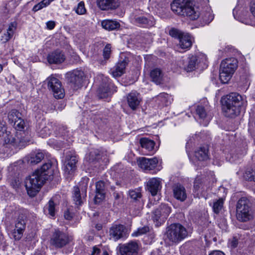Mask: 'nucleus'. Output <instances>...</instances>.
<instances>
[{"mask_svg":"<svg viewBox=\"0 0 255 255\" xmlns=\"http://www.w3.org/2000/svg\"><path fill=\"white\" fill-rule=\"evenodd\" d=\"M84 72L79 70H74L66 74L68 81L74 85V88L79 87L83 83Z\"/></svg>","mask_w":255,"mask_h":255,"instance_id":"obj_14","label":"nucleus"},{"mask_svg":"<svg viewBox=\"0 0 255 255\" xmlns=\"http://www.w3.org/2000/svg\"><path fill=\"white\" fill-rule=\"evenodd\" d=\"M65 59L64 53L59 50L54 51L47 56V61L50 64H60L64 62Z\"/></svg>","mask_w":255,"mask_h":255,"instance_id":"obj_17","label":"nucleus"},{"mask_svg":"<svg viewBox=\"0 0 255 255\" xmlns=\"http://www.w3.org/2000/svg\"><path fill=\"white\" fill-rule=\"evenodd\" d=\"M38 126V132L40 136L43 138L50 135L55 127L52 123H48L46 125L44 122L40 123Z\"/></svg>","mask_w":255,"mask_h":255,"instance_id":"obj_23","label":"nucleus"},{"mask_svg":"<svg viewBox=\"0 0 255 255\" xmlns=\"http://www.w3.org/2000/svg\"><path fill=\"white\" fill-rule=\"evenodd\" d=\"M157 99L161 101L163 104L165 105H167L168 99L169 104L171 103L172 100L170 96L168 94L165 93H160L159 95H158Z\"/></svg>","mask_w":255,"mask_h":255,"instance_id":"obj_45","label":"nucleus"},{"mask_svg":"<svg viewBox=\"0 0 255 255\" xmlns=\"http://www.w3.org/2000/svg\"><path fill=\"white\" fill-rule=\"evenodd\" d=\"M61 146H62V145L60 143V145H59V147H61Z\"/></svg>","mask_w":255,"mask_h":255,"instance_id":"obj_60","label":"nucleus"},{"mask_svg":"<svg viewBox=\"0 0 255 255\" xmlns=\"http://www.w3.org/2000/svg\"><path fill=\"white\" fill-rule=\"evenodd\" d=\"M128 63V58L119 61L112 71V74L114 77L121 76L125 71V69Z\"/></svg>","mask_w":255,"mask_h":255,"instance_id":"obj_21","label":"nucleus"},{"mask_svg":"<svg viewBox=\"0 0 255 255\" xmlns=\"http://www.w3.org/2000/svg\"><path fill=\"white\" fill-rule=\"evenodd\" d=\"M237 218L241 222H247L253 218L252 203L247 197L241 198L236 206Z\"/></svg>","mask_w":255,"mask_h":255,"instance_id":"obj_6","label":"nucleus"},{"mask_svg":"<svg viewBox=\"0 0 255 255\" xmlns=\"http://www.w3.org/2000/svg\"><path fill=\"white\" fill-rule=\"evenodd\" d=\"M224 203V199L221 198L214 202L213 206V209L216 214H218L221 210Z\"/></svg>","mask_w":255,"mask_h":255,"instance_id":"obj_43","label":"nucleus"},{"mask_svg":"<svg viewBox=\"0 0 255 255\" xmlns=\"http://www.w3.org/2000/svg\"><path fill=\"white\" fill-rule=\"evenodd\" d=\"M46 26L49 30L53 29L55 26V22L54 21H48L46 22Z\"/></svg>","mask_w":255,"mask_h":255,"instance_id":"obj_55","label":"nucleus"},{"mask_svg":"<svg viewBox=\"0 0 255 255\" xmlns=\"http://www.w3.org/2000/svg\"><path fill=\"white\" fill-rule=\"evenodd\" d=\"M171 8L175 13L188 17L191 20L198 18L199 8L193 5L189 0H174L171 3Z\"/></svg>","mask_w":255,"mask_h":255,"instance_id":"obj_2","label":"nucleus"},{"mask_svg":"<svg viewBox=\"0 0 255 255\" xmlns=\"http://www.w3.org/2000/svg\"><path fill=\"white\" fill-rule=\"evenodd\" d=\"M78 157L75 155L68 154L66 155L64 170L68 174H72L76 169Z\"/></svg>","mask_w":255,"mask_h":255,"instance_id":"obj_16","label":"nucleus"},{"mask_svg":"<svg viewBox=\"0 0 255 255\" xmlns=\"http://www.w3.org/2000/svg\"><path fill=\"white\" fill-rule=\"evenodd\" d=\"M196 112L199 118L205 121L204 125L207 126L211 119V116L207 113L205 108L202 105H198L196 109Z\"/></svg>","mask_w":255,"mask_h":255,"instance_id":"obj_31","label":"nucleus"},{"mask_svg":"<svg viewBox=\"0 0 255 255\" xmlns=\"http://www.w3.org/2000/svg\"><path fill=\"white\" fill-rule=\"evenodd\" d=\"M127 102L129 107L132 110H135L140 102L139 93L136 91H131L127 96Z\"/></svg>","mask_w":255,"mask_h":255,"instance_id":"obj_22","label":"nucleus"},{"mask_svg":"<svg viewBox=\"0 0 255 255\" xmlns=\"http://www.w3.org/2000/svg\"><path fill=\"white\" fill-rule=\"evenodd\" d=\"M238 67V61L235 58H227L221 63L220 79L222 83H227Z\"/></svg>","mask_w":255,"mask_h":255,"instance_id":"obj_5","label":"nucleus"},{"mask_svg":"<svg viewBox=\"0 0 255 255\" xmlns=\"http://www.w3.org/2000/svg\"><path fill=\"white\" fill-rule=\"evenodd\" d=\"M75 11L78 14H83L86 12V10L83 1H81L78 3Z\"/></svg>","mask_w":255,"mask_h":255,"instance_id":"obj_49","label":"nucleus"},{"mask_svg":"<svg viewBox=\"0 0 255 255\" xmlns=\"http://www.w3.org/2000/svg\"><path fill=\"white\" fill-rule=\"evenodd\" d=\"M139 142L142 148L148 151L152 150L155 145V143L153 140L145 137L140 138Z\"/></svg>","mask_w":255,"mask_h":255,"instance_id":"obj_37","label":"nucleus"},{"mask_svg":"<svg viewBox=\"0 0 255 255\" xmlns=\"http://www.w3.org/2000/svg\"><path fill=\"white\" fill-rule=\"evenodd\" d=\"M111 46L110 44H107L103 50V56L105 59H108L110 56Z\"/></svg>","mask_w":255,"mask_h":255,"instance_id":"obj_50","label":"nucleus"},{"mask_svg":"<svg viewBox=\"0 0 255 255\" xmlns=\"http://www.w3.org/2000/svg\"><path fill=\"white\" fill-rule=\"evenodd\" d=\"M26 217L19 215L15 223V228L12 232V236L15 240H19L22 237L26 226Z\"/></svg>","mask_w":255,"mask_h":255,"instance_id":"obj_11","label":"nucleus"},{"mask_svg":"<svg viewBox=\"0 0 255 255\" xmlns=\"http://www.w3.org/2000/svg\"><path fill=\"white\" fill-rule=\"evenodd\" d=\"M17 23L15 21L11 22L8 26L7 31L1 36L0 41L2 43H6L13 36L15 31L16 29Z\"/></svg>","mask_w":255,"mask_h":255,"instance_id":"obj_28","label":"nucleus"},{"mask_svg":"<svg viewBox=\"0 0 255 255\" xmlns=\"http://www.w3.org/2000/svg\"><path fill=\"white\" fill-rule=\"evenodd\" d=\"M44 158V154L42 152H38L31 154L29 161L32 164H37L40 162Z\"/></svg>","mask_w":255,"mask_h":255,"instance_id":"obj_40","label":"nucleus"},{"mask_svg":"<svg viewBox=\"0 0 255 255\" xmlns=\"http://www.w3.org/2000/svg\"><path fill=\"white\" fill-rule=\"evenodd\" d=\"M132 22L139 27L148 28L155 24L153 17L143 15H134L131 18Z\"/></svg>","mask_w":255,"mask_h":255,"instance_id":"obj_13","label":"nucleus"},{"mask_svg":"<svg viewBox=\"0 0 255 255\" xmlns=\"http://www.w3.org/2000/svg\"><path fill=\"white\" fill-rule=\"evenodd\" d=\"M38 171H35L32 174L27 177L25 180V186L27 194L30 197H34L39 192L42 186L48 179L42 176Z\"/></svg>","mask_w":255,"mask_h":255,"instance_id":"obj_4","label":"nucleus"},{"mask_svg":"<svg viewBox=\"0 0 255 255\" xmlns=\"http://www.w3.org/2000/svg\"><path fill=\"white\" fill-rule=\"evenodd\" d=\"M118 248L121 255H138L140 246L137 241H131L120 244Z\"/></svg>","mask_w":255,"mask_h":255,"instance_id":"obj_9","label":"nucleus"},{"mask_svg":"<svg viewBox=\"0 0 255 255\" xmlns=\"http://www.w3.org/2000/svg\"><path fill=\"white\" fill-rule=\"evenodd\" d=\"M169 35L172 37L180 39V38L182 36V35H184L185 33L182 32L181 31L179 30L176 28H172L170 30L169 32Z\"/></svg>","mask_w":255,"mask_h":255,"instance_id":"obj_46","label":"nucleus"},{"mask_svg":"<svg viewBox=\"0 0 255 255\" xmlns=\"http://www.w3.org/2000/svg\"><path fill=\"white\" fill-rule=\"evenodd\" d=\"M209 255H225L224 253L220 251H213Z\"/></svg>","mask_w":255,"mask_h":255,"instance_id":"obj_58","label":"nucleus"},{"mask_svg":"<svg viewBox=\"0 0 255 255\" xmlns=\"http://www.w3.org/2000/svg\"><path fill=\"white\" fill-rule=\"evenodd\" d=\"M137 161L138 166L141 168L145 170H150L156 167L158 163V159L156 157L150 159L145 157H140Z\"/></svg>","mask_w":255,"mask_h":255,"instance_id":"obj_18","label":"nucleus"},{"mask_svg":"<svg viewBox=\"0 0 255 255\" xmlns=\"http://www.w3.org/2000/svg\"><path fill=\"white\" fill-rule=\"evenodd\" d=\"M150 77L152 80L157 84H159L161 83L163 74L160 69L155 68L153 69L150 72Z\"/></svg>","mask_w":255,"mask_h":255,"instance_id":"obj_36","label":"nucleus"},{"mask_svg":"<svg viewBox=\"0 0 255 255\" xmlns=\"http://www.w3.org/2000/svg\"><path fill=\"white\" fill-rule=\"evenodd\" d=\"M100 155L97 150H93L86 155V158L89 162H94L100 158Z\"/></svg>","mask_w":255,"mask_h":255,"instance_id":"obj_42","label":"nucleus"},{"mask_svg":"<svg viewBox=\"0 0 255 255\" xmlns=\"http://www.w3.org/2000/svg\"><path fill=\"white\" fill-rule=\"evenodd\" d=\"M186 228L179 223L172 224L166 228V240L172 244H177L187 237Z\"/></svg>","mask_w":255,"mask_h":255,"instance_id":"obj_3","label":"nucleus"},{"mask_svg":"<svg viewBox=\"0 0 255 255\" xmlns=\"http://www.w3.org/2000/svg\"><path fill=\"white\" fill-rule=\"evenodd\" d=\"M200 57L205 58L203 55H200L199 57L192 55L189 57L188 63L184 67L185 70L188 72L195 70L200 62V59L202 58Z\"/></svg>","mask_w":255,"mask_h":255,"instance_id":"obj_25","label":"nucleus"},{"mask_svg":"<svg viewBox=\"0 0 255 255\" xmlns=\"http://www.w3.org/2000/svg\"><path fill=\"white\" fill-rule=\"evenodd\" d=\"M101 253V250L96 247H94L91 255H99ZM103 255H109L107 251H104L103 253Z\"/></svg>","mask_w":255,"mask_h":255,"instance_id":"obj_51","label":"nucleus"},{"mask_svg":"<svg viewBox=\"0 0 255 255\" xmlns=\"http://www.w3.org/2000/svg\"><path fill=\"white\" fill-rule=\"evenodd\" d=\"M13 126L17 130L23 131L22 130L24 129V122L21 118L17 121H15V123L13 124Z\"/></svg>","mask_w":255,"mask_h":255,"instance_id":"obj_47","label":"nucleus"},{"mask_svg":"<svg viewBox=\"0 0 255 255\" xmlns=\"http://www.w3.org/2000/svg\"><path fill=\"white\" fill-rule=\"evenodd\" d=\"M97 79L100 81V84L97 90V95L99 98H106L117 91V87L110 81L107 77L100 75L97 77Z\"/></svg>","mask_w":255,"mask_h":255,"instance_id":"obj_7","label":"nucleus"},{"mask_svg":"<svg viewBox=\"0 0 255 255\" xmlns=\"http://www.w3.org/2000/svg\"><path fill=\"white\" fill-rule=\"evenodd\" d=\"M21 114L16 110H12L8 115V122L13 124L15 121H17L21 118Z\"/></svg>","mask_w":255,"mask_h":255,"instance_id":"obj_39","label":"nucleus"},{"mask_svg":"<svg viewBox=\"0 0 255 255\" xmlns=\"http://www.w3.org/2000/svg\"><path fill=\"white\" fill-rule=\"evenodd\" d=\"M250 10L253 15L255 16V0H253L251 3Z\"/></svg>","mask_w":255,"mask_h":255,"instance_id":"obj_56","label":"nucleus"},{"mask_svg":"<svg viewBox=\"0 0 255 255\" xmlns=\"http://www.w3.org/2000/svg\"><path fill=\"white\" fill-rule=\"evenodd\" d=\"M238 245V239L237 237H234L230 242L231 247L233 248H235Z\"/></svg>","mask_w":255,"mask_h":255,"instance_id":"obj_53","label":"nucleus"},{"mask_svg":"<svg viewBox=\"0 0 255 255\" xmlns=\"http://www.w3.org/2000/svg\"><path fill=\"white\" fill-rule=\"evenodd\" d=\"M105 185L104 181H99L96 184V195L95 201L99 203L105 198Z\"/></svg>","mask_w":255,"mask_h":255,"instance_id":"obj_26","label":"nucleus"},{"mask_svg":"<svg viewBox=\"0 0 255 255\" xmlns=\"http://www.w3.org/2000/svg\"><path fill=\"white\" fill-rule=\"evenodd\" d=\"M55 204L53 201L51 199L49 200L48 204L44 207V211L45 213L48 212V213L50 216L53 217L55 215Z\"/></svg>","mask_w":255,"mask_h":255,"instance_id":"obj_41","label":"nucleus"},{"mask_svg":"<svg viewBox=\"0 0 255 255\" xmlns=\"http://www.w3.org/2000/svg\"><path fill=\"white\" fill-rule=\"evenodd\" d=\"M127 229L122 225H114L111 227L109 231L111 239L117 241L127 236Z\"/></svg>","mask_w":255,"mask_h":255,"instance_id":"obj_15","label":"nucleus"},{"mask_svg":"<svg viewBox=\"0 0 255 255\" xmlns=\"http://www.w3.org/2000/svg\"><path fill=\"white\" fill-rule=\"evenodd\" d=\"M149 231V228L147 226H144L141 228H139L138 229L132 234L133 237H137L146 233Z\"/></svg>","mask_w":255,"mask_h":255,"instance_id":"obj_48","label":"nucleus"},{"mask_svg":"<svg viewBox=\"0 0 255 255\" xmlns=\"http://www.w3.org/2000/svg\"><path fill=\"white\" fill-rule=\"evenodd\" d=\"M209 150L207 146H201L195 151V157L199 161H205L209 158Z\"/></svg>","mask_w":255,"mask_h":255,"instance_id":"obj_30","label":"nucleus"},{"mask_svg":"<svg viewBox=\"0 0 255 255\" xmlns=\"http://www.w3.org/2000/svg\"><path fill=\"white\" fill-rule=\"evenodd\" d=\"M175 198L181 202L184 201L187 198V194L185 188L181 185H176L173 189Z\"/></svg>","mask_w":255,"mask_h":255,"instance_id":"obj_29","label":"nucleus"},{"mask_svg":"<svg viewBox=\"0 0 255 255\" xmlns=\"http://www.w3.org/2000/svg\"><path fill=\"white\" fill-rule=\"evenodd\" d=\"M97 3L102 10L114 9L119 5V0H98Z\"/></svg>","mask_w":255,"mask_h":255,"instance_id":"obj_24","label":"nucleus"},{"mask_svg":"<svg viewBox=\"0 0 255 255\" xmlns=\"http://www.w3.org/2000/svg\"><path fill=\"white\" fill-rule=\"evenodd\" d=\"M102 26L104 29L110 31L119 28L120 24L116 20L106 19L102 22Z\"/></svg>","mask_w":255,"mask_h":255,"instance_id":"obj_34","label":"nucleus"},{"mask_svg":"<svg viewBox=\"0 0 255 255\" xmlns=\"http://www.w3.org/2000/svg\"><path fill=\"white\" fill-rule=\"evenodd\" d=\"M244 178L246 180L255 182V169H248L244 174Z\"/></svg>","mask_w":255,"mask_h":255,"instance_id":"obj_44","label":"nucleus"},{"mask_svg":"<svg viewBox=\"0 0 255 255\" xmlns=\"http://www.w3.org/2000/svg\"><path fill=\"white\" fill-rule=\"evenodd\" d=\"M179 41L178 45L183 49H189L192 44L191 36L188 33H185L182 35Z\"/></svg>","mask_w":255,"mask_h":255,"instance_id":"obj_33","label":"nucleus"},{"mask_svg":"<svg viewBox=\"0 0 255 255\" xmlns=\"http://www.w3.org/2000/svg\"><path fill=\"white\" fill-rule=\"evenodd\" d=\"M221 102L226 116L230 118L239 115L246 106V102L243 100L242 96L236 93H232L222 98Z\"/></svg>","mask_w":255,"mask_h":255,"instance_id":"obj_1","label":"nucleus"},{"mask_svg":"<svg viewBox=\"0 0 255 255\" xmlns=\"http://www.w3.org/2000/svg\"><path fill=\"white\" fill-rule=\"evenodd\" d=\"M51 244L56 248H62L69 242V237L60 231H56L51 238Z\"/></svg>","mask_w":255,"mask_h":255,"instance_id":"obj_12","label":"nucleus"},{"mask_svg":"<svg viewBox=\"0 0 255 255\" xmlns=\"http://www.w3.org/2000/svg\"><path fill=\"white\" fill-rule=\"evenodd\" d=\"M11 184L13 186V188H16L19 184V181L18 179H14L11 180Z\"/></svg>","mask_w":255,"mask_h":255,"instance_id":"obj_57","label":"nucleus"},{"mask_svg":"<svg viewBox=\"0 0 255 255\" xmlns=\"http://www.w3.org/2000/svg\"><path fill=\"white\" fill-rule=\"evenodd\" d=\"M1 30L0 29V33L1 32Z\"/></svg>","mask_w":255,"mask_h":255,"instance_id":"obj_61","label":"nucleus"},{"mask_svg":"<svg viewBox=\"0 0 255 255\" xmlns=\"http://www.w3.org/2000/svg\"><path fill=\"white\" fill-rule=\"evenodd\" d=\"M161 180L159 178L150 179L147 183V188L152 196H155L161 189Z\"/></svg>","mask_w":255,"mask_h":255,"instance_id":"obj_19","label":"nucleus"},{"mask_svg":"<svg viewBox=\"0 0 255 255\" xmlns=\"http://www.w3.org/2000/svg\"><path fill=\"white\" fill-rule=\"evenodd\" d=\"M64 216L65 219L70 220L73 218V215L69 210H67L65 212Z\"/></svg>","mask_w":255,"mask_h":255,"instance_id":"obj_54","label":"nucleus"},{"mask_svg":"<svg viewBox=\"0 0 255 255\" xmlns=\"http://www.w3.org/2000/svg\"><path fill=\"white\" fill-rule=\"evenodd\" d=\"M48 88L50 90L53 96L58 99H62L65 96V91L62 87L61 82L56 75H51L46 80Z\"/></svg>","mask_w":255,"mask_h":255,"instance_id":"obj_8","label":"nucleus"},{"mask_svg":"<svg viewBox=\"0 0 255 255\" xmlns=\"http://www.w3.org/2000/svg\"><path fill=\"white\" fill-rule=\"evenodd\" d=\"M171 211V208L166 204H161L160 206L154 212L152 218L154 220H156V221H158L160 218L164 219L168 216Z\"/></svg>","mask_w":255,"mask_h":255,"instance_id":"obj_20","label":"nucleus"},{"mask_svg":"<svg viewBox=\"0 0 255 255\" xmlns=\"http://www.w3.org/2000/svg\"><path fill=\"white\" fill-rule=\"evenodd\" d=\"M86 196V191H82V193L81 194L79 187L77 186L74 187L72 197L76 205L81 206L83 203Z\"/></svg>","mask_w":255,"mask_h":255,"instance_id":"obj_27","label":"nucleus"},{"mask_svg":"<svg viewBox=\"0 0 255 255\" xmlns=\"http://www.w3.org/2000/svg\"><path fill=\"white\" fill-rule=\"evenodd\" d=\"M38 171L40 174H43L42 176H46V178L51 179V176L53 174V169H52V164L50 162H47L44 164L40 169L36 170Z\"/></svg>","mask_w":255,"mask_h":255,"instance_id":"obj_32","label":"nucleus"},{"mask_svg":"<svg viewBox=\"0 0 255 255\" xmlns=\"http://www.w3.org/2000/svg\"><path fill=\"white\" fill-rule=\"evenodd\" d=\"M5 142L14 146L21 148L29 142V137L24 131H17L14 137L10 136L5 140Z\"/></svg>","mask_w":255,"mask_h":255,"instance_id":"obj_10","label":"nucleus"},{"mask_svg":"<svg viewBox=\"0 0 255 255\" xmlns=\"http://www.w3.org/2000/svg\"><path fill=\"white\" fill-rule=\"evenodd\" d=\"M114 197L115 199H119L121 197V194L119 193L114 192L113 194Z\"/></svg>","mask_w":255,"mask_h":255,"instance_id":"obj_59","label":"nucleus"},{"mask_svg":"<svg viewBox=\"0 0 255 255\" xmlns=\"http://www.w3.org/2000/svg\"><path fill=\"white\" fill-rule=\"evenodd\" d=\"M43 7H45V6L44 5V4L42 0L41 1H40V2L37 3V4H35L33 6V7L32 8V10L33 11H34V12H36V11H37L39 10H40L41 9H42Z\"/></svg>","mask_w":255,"mask_h":255,"instance_id":"obj_52","label":"nucleus"},{"mask_svg":"<svg viewBox=\"0 0 255 255\" xmlns=\"http://www.w3.org/2000/svg\"><path fill=\"white\" fill-rule=\"evenodd\" d=\"M200 15V21L202 25L208 24L214 19V15L210 11H203L201 13L199 12V16Z\"/></svg>","mask_w":255,"mask_h":255,"instance_id":"obj_35","label":"nucleus"},{"mask_svg":"<svg viewBox=\"0 0 255 255\" xmlns=\"http://www.w3.org/2000/svg\"><path fill=\"white\" fill-rule=\"evenodd\" d=\"M128 195L130 199L133 201H139L142 197L141 189L139 188L133 190H130L128 191Z\"/></svg>","mask_w":255,"mask_h":255,"instance_id":"obj_38","label":"nucleus"}]
</instances>
